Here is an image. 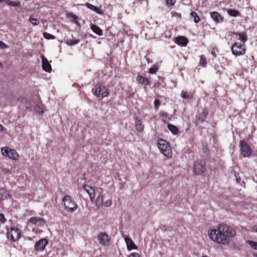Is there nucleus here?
Masks as SVG:
<instances>
[{
	"label": "nucleus",
	"instance_id": "e433bc0d",
	"mask_svg": "<svg viewBox=\"0 0 257 257\" xmlns=\"http://www.w3.org/2000/svg\"><path fill=\"white\" fill-rule=\"evenodd\" d=\"M207 113H208V112L206 109L203 110V116H199L198 119L199 120H200L201 121H203L204 119L206 118Z\"/></svg>",
	"mask_w": 257,
	"mask_h": 257
},
{
	"label": "nucleus",
	"instance_id": "473e14b6",
	"mask_svg": "<svg viewBox=\"0 0 257 257\" xmlns=\"http://www.w3.org/2000/svg\"><path fill=\"white\" fill-rule=\"evenodd\" d=\"M112 200L111 199H108L106 200L105 201H103V206L105 207H110L112 205Z\"/></svg>",
	"mask_w": 257,
	"mask_h": 257
},
{
	"label": "nucleus",
	"instance_id": "a18cd8bd",
	"mask_svg": "<svg viewBox=\"0 0 257 257\" xmlns=\"http://www.w3.org/2000/svg\"><path fill=\"white\" fill-rule=\"evenodd\" d=\"M0 221L4 222L5 221V216L3 214H0Z\"/></svg>",
	"mask_w": 257,
	"mask_h": 257
},
{
	"label": "nucleus",
	"instance_id": "3c124183",
	"mask_svg": "<svg viewBox=\"0 0 257 257\" xmlns=\"http://www.w3.org/2000/svg\"><path fill=\"white\" fill-rule=\"evenodd\" d=\"M255 257H257V254H255Z\"/></svg>",
	"mask_w": 257,
	"mask_h": 257
},
{
	"label": "nucleus",
	"instance_id": "2eb2a0df",
	"mask_svg": "<svg viewBox=\"0 0 257 257\" xmlns=\"http://www.w3.org/2000/svg\"><path fill=\"white\" fill-rule=\"evenodd\" d=\"M83 189L88 194L90 200L92 201L94 198L95 194L94 189L93 188V187L87 184L83 186Z\"/></svg>",
	"mask_w": 257,
	"mask_h": 257
},
{
	"label": "nucleus",
	"instance_id": "58836bf2",
	"mask_svg": "<svg viewBox=\"0 0 257 257\" xmlns=\"http://www.w3.org/2000/svg\"><path fill=\"white\" fill-rule=\"evenodd\" d=\"M154 106L155 109H158L160 106V101L158 99H155L154 102Z\"/></svg>",
	"mask_w": 257,
	"mask_h": 257
},
{
	"label": "nucleus",
	"instance_id": "b1692460",
	"mask_svg": "<svg viewBox=\"0 0 257 257\" xmlns=\"http://www.w3.org/2000/svg\"><path fill=\"white\" fill-rule=\"evenodd\" d=\"M137 80L139 83L143 84L145 85H148L149 84V80L142 76H138L137 78Z\"/></svg>",
	"mask_w": 257,
	"mask_h": 257
},
{
	"label": "nucleus",
	"instance_id": "7c9ffc66",
	"mask_svg": "<svg viewBox=\"0 0 257 257\" xmlns=\"http://www.w3.org/2000/svg\"><path fill=\"white\" fill-rule=\"evenodd\" d=\"M161 117H162V119L164 121H167L170 119L168 116V114L164 112H161L160 113Z\"/></svg>",
	"mask_w": 257,
	"mask_h": 257
},
{
	"label": "nucleus",
	"instance_id": "393cba45",
	"mask_svg": "<svg viewBox=\"0 0 257 257\" xmlns=\"http://www.w3.org/2000/svg\"><path fill=\"white\" fill-rule=\"evenodd\" d=\"M34 110L38 113L42 114L44 112L43 105L42 104L37 105L35 106Z\"/></svg>",
	"mask_w": 257,
	"mask_h": 257
},
{
	"label": "nucleus",
	"instance_id": "423d86ee",
	"mask_svg": "<svg viewBox=\"0 0 257 257\" xmlns=\"http://www.w3.org/2000/svg\"><path fill=\"white\" fill-rule=\"evenodd\" d=\"M240 154L244 157H247L251 155L252 151L249 145L244 141L239 142Z\"/></svg>",
	"mask_w": 257,
	"mask_h": 257
},
{
	"label": "nucleus",
	"instance_id": "6e6552de",
	"mask_svg": "<svg viewBox=\"0 0 257 257\" xmlns=\"http://www.w3.org/2000/svg\"><path fill=\"white\" fill-rule=\"evenodd\" d=\"M7 237L13 241H16L21 237V231L18 228H12L7 232Z\"/></svg>",
	"mask_w": 257,
	"mask_h": 257
},
{
	"label": "nucleus",
	"instance_id": "20e7f679",
	"mask_svg": "<svg viewBox=\"0 0 257 257\" xmlns=\"http://www.w3.org/2000/svg\"><path fill=\"white\" fill-rule=\"evenodd\" d=\"M1 152L4 156L14 160H17L19 158V155L16 150L8 147L2 148Z\"/></svg>",
	"mask_w": 257,
	"mask_h": 257
},
{
	"label": "nucleus",
	"instance_id": "c9c22d12",
	"mask_svg": "<svg viewBox=\"0 0 257 257\" xmlns=\"http://www.w3.org/2000/svg\"><path fill=\"white\" fill-rule=\"evenodd\" d=\"M181 96L183 98H191V96H190L186 91H182L181 93Z\"/></svg>",
	"mask_w": 257,
	"mask_h": 257
},
{
	"label": "nucleus",
	"instance_id": "49530a36",
	"mask_svg": "<svg viewBox=\"0 0 257 257\" xmlns=\"http://www.w3.org/2000/svg\"><path fill=\"white\" fill-rule=\"evenodd\" d=\"M251 231L257 232V225H254L252 227Z\"/></svg>",
	"mask_w": 257,
	"mask_h": 257
},
{
	"label": "nucleus",
	"instance_id": "09e8293b",
	"mask_svg": "<svg viewBox=\"0 0 257 257\" xmlns=\"http://www.w3.org/2000/svg\"><path fill=\"white\" fill-rule=\"evenodd\" d=\"M240 178H236V181H237V182H239V181H240Z\"/></svg>",
	"mask_w": 257,
	"mask_h": 257
},
{
	"label": "nucleus",
	"instance_id": "2f4dec72",
	"mask_svg": "<svg viewBox=\"0 0 257 257\" xmlns=\"http://www.w3.org/2000/svg\"><path fill=\"white\" fill-rule=\"evenodd\" d=\"M86 6L88 8L95 11L98 14H100L99 10H98L97 8L95 7L94 6H93L90 4L87 3L86 4Z\"/></svg>",
	"mask_w": 257,
	"mask_h": 257
},
{
	"label": "nucleus",
	"instance_id": "39448f33",
	"mask_svg": "<svg viewBox=\"0 0 257 257\" xmlns=\"http://www.w3.org/2000/svg\"><path fill=\"white\" fill-rule=\"evenodd\" d=\"M233 55L236 56L243 55L245 53L246 49L243 45L239 43H234L231 48Z\"/></svg>",
	"mask_w": 257,
	"mask_h": 257
},
{
	"label": "nucleus",
	"instance_id": "412c9836",
	"mask_svg": "<svg viewBox=\"0 0 257 257\" xmlns=\"http://www.w3.org/2000/svg\"><path fill=\"white\" fill-rule=\"evenodd\" d=\"M103 196L101 195H98L95 201V204L97 208H100L102 206H103Z\"/></svg>",
	"mask_w": 257,
	"mask_h": 257
},
{
	"label": "nucleus",
	"instance_id": "72a5a7b5",
	"mask_svg": "<svg viewBox=\"0 0 257 257\" xmlns=\"http://www.w3.org/2000/svg\"><path fill=\"white\" fill-rule=\"evenodd\" d=\"M43 35V37L46 39L50 40L54 39V36L48 33L44 32Z\"/></svg>",
	"mask_w": 257,
	"mask_h": 257
},
{
	"label": "nucleus",
	"instance_id": "4c0bfd02",
	"mask_svg": "<svg viewBox=\"0 0 257 257\" xmlns=\"http://www.w3.org/2000/svg\"><path fill=\"white\" fill-rule=\"evenodd\" d=\"M206 61L205 59L203 58L202 56L201 57L200 59V64L201 66L204 67L206 65Z\"/></svg>",
	"mask_w": 257,
	"mask_h": 257
},
{
	"label": "nucleus",
	"instance_id": "9d476101",
	"mask_svg": "<svg viewBox=\"0 0 257 257\" xmlns=\"http://www.w3.org/2000/svg\"><path fill=\"white\" fill-rule=\"evenodd\" d=\"M98 240L102 245L107 246L109 244V237L105 233H100L98 235Z\"/></svg>",
	"mask_w": 257,
	"mask_h": 257
},
{
	"label": "nucleus",
	"instance_id": "4468645a",
	"mask_svg": "<svg viewBox=\"0 0 257 257\" xmlns=\"http://www.w3.org/2000/svg\"><path fill=\"white\" fill-rule=\"evenodd\" d=\"M124 240L126 244L127 249L128 250L137 249V246L134 243L133 240L131 238L128 237H125L124 238Z\"/></svg>",
	"mask_w": 257,
	"mask_h": 257
},
{
	"label": "nucleus",
	"instance_id": "a878e982",
	"mask_svg": "<svg viewBox=\"0 0 257 257\" xmlns=\"http://www.w3.org/2000/svg\"><path fill=\"white\" fill-rule=\"evenodd\" d=\"M168 128L173 134L176 135L178 133V128L175 125L171 124H169L168 125Z\"/></svg>",
	"mask_w": 257,
	"mask_h": 257
},
{
	"label": "nucleus",
	"instance_id": "aec40b11",
	"mask_svg": "<svg viewBox=\"0 0 257 257\" xmlns=\"http://www.w3.org/2000/svg\"><path fill=\"white\" fill-rule=\"evenodd\" d=\"M211 17L212 19L216 23L222 22V19L220 14L216 12H213L211 13Z\"/></svg>",
	"mask_w": 257,
	"mask_h": 257
},
{
	"label": "nucleus",
	"instance_id": "f704fd0d",
	"mask_svg": "<svg viewBox=\"0 0 257 257\" xmlns=\"http://www.w3.org/2000/svg\"><path fill=\"white\" fill-rule=\"evenodd\" d=\"M158 67L156 65H153L152 67L149 69V73L151 74H155L157 71Z\"/></svg>",
	"mask_w": 257,
	"mask_h": 257
},
{
	"label": "nucleus",
	"instance_id": "7ed1b4c3",
	"mask_svg": "<svg viewBox=\"0 0 257 257\" xmlns=\"http://www.w3.org/2000/svg\"><path fill=\"white\" fill-rule=\"evenodd\" d=\"M65 209L70 212H73L77 208V205L69 195H66L63 198Z\"/></svg>",
	"mask_w": 257,
	"mask_h": 257
},
{
	"label": "nucleus",
	"instance_id": "c03bdc74",
	"mask_svg": "<svg viewBox=\"0 0 257 257\" xmlns=\"http://www.w3.org/2000/svg\"><path fill=\"white\" fill-rule=\"evenodd\" d=\"M68 16H69V17H71L72 19H74V20H76V19H77V17L76 16H75V15H74L73 14H72V13H69V14H68Z\"/></svg>",
	"mask_w": 257,
	"mask_h": 257
},
{
	"label": "nucleus",
	"instance_id": "cd10ccee",
	"mask_svg": "<svg viewBox=\"0 0 257 257\" xmlns=\"http://www.w3.org/2000/svg\"><path fill=\"white\" fill-rule=\"evenodd\" d=\"M191 17L194 19V22L195 23H198L200 21V18L197 15V14L194 12H193L191 13Z\"/></svg>",
	"mask_w": 257,
	"mask_h": 257
},
{
	"label": "nucleus",
	"instance_id": "5701e85b",
	"mask_svg": "<svg viewBox=\"0 0 257 257\" xmlns=\"http://www.w3.org/2000/svg\"><path fill=\"white\" fill-rule=\"evenodd\" d=\"M18 100L23 103L26 108H30L31 107V104L27 99L21 97L18 98Z\"/></svg>",
	"mask_w": 257,
	"mask_h": 257
},
{
	"label": "nucleus",
	"instance_id": "8fccbe9b",
	"mask_svg": "<svg viewBox=\"0 0 257 257\" xmlns=\"http://www.w3.org/2000/svg\"><path fill=\"white\" fill-rule=\"evenodd\" d=\"M3 66V64L0 62V68H1Z\"/></svg>",
	"mask_w": 257,
	"mask_h": 257
},
{
	"label": "nucleus",
	"instance_id": "f03ea898",
	"mask_svg": "<svg viewBox=\"0 0 257 257\" xmlns=\"http://www.w3.org/2000/svg\"><path fill=\"white\" fill-rule=\"evenodd\" d=\"M157 146L160 151L165 156L171 158L172 156V152L169 144L164 140L160 139L157 142Z\"/></svg>",
	"mask_w": 257,
	"mask_h": 257
},
{
	"label": "nucleus",
	"instance_id": "c85d7f7f",
	"mask_svg": "<svg viewBox=\"0 0 257 257\" xmlns=\"http://www.w3.org/2000/svg\"><path fill=\"white\" fill-rule=\"evenodd\" d=\"M246 243L249 244L252 248L257 250V242L251 240H247Z\"/></svg>",
	"mask_w": 257,
	"mask_h": 257
},
{
	"label": "nucleus",
	"instance_id": "79ce46f5",
	"mask_svg": "<svg viewBox=\"0 0 257 257\" xmlns=\"http://www.w3.org/2000/svg\"><path fill=\"white\" fill-rule=\"evenodd\" d=\"M166 3L168 5H169L170 6H172L174 5V3L173 2V0H166Z\"/></svg>",
	"mask_w": 257,
	"mask_h": 257
},
{
	"label": "nucleus",
	"instance_id": "ddd939ff",
	"mask_svg": "<svg viewBox=\"0 0 257 257\" xmlns=\"http://www.w3.org/2000/svg\"><path fill=\"white\" fill-rule=\"evenodd\" d=\"M30 222L38 226H43L45 223V221L43 219L36 217H31L30 219Z\"/></svg>",
	"mask_w": 257,
	"mask_h": 257
},
{
	"label": "nucleus",
	"instance_id": "bb28decb",
	"mask_svg": "<svg viewBox=\"0 0 257 257\" xmlns=\"http://www.w3.org/2000/svg\"><path fill=\"white\" fill-rule=\"evenodd\" d=\"M29 21L34 26H37L39 24V21L32 16L29 17Z\"/></svg>",
	"mask_w": 257,
	"mask_h": 257
},
{
	"label": "nucleus",
	"instance_id": "ea45409f",
	"mask_svg": "<svg viewBox=\"0 0 257 257\" xmlns=\"http://www.w3.org/2000/svg\"><path fill=\"white\" fill-rule=\"evenodd\" d=\"M8 47V45L4 43L3 41H0V49H4Z\"/></svg>",
	"mask_w": 257,
	"mask_h": 257
},
{
	"label": "nucleus",
	"instance_id": "37998d69",
	"mask_svg": "<svg viewBox=\"0 0 257 257\" xmlns=\"http://www.w3.org/2000/svg\"><path fill=\"white\" fill-rule=\"evenodd\" d=\"M128 257H141L138 253H132Z\"/></svg>",
	"mask_w": 257,
	"mask_h": 257
},
{
	"label": "nucleus",
	"instance_id": "a211bd4d",
	"mask_svg": "<svg viewBox=\"0 0 257 257\" xmlns=\"http://www.w3.org/2000/svg\"><path fill=\"white\" fill-rule=\"evenodd\" d=\"M1 3H6L8 5L13 7H20L19 2H13L11 0H0Z\"/></svg>",
	"mask_w": 257,
	"mask_h": 257
},
{
	"label": "nucleus",
	"instance_id": "f257e3e1",
	"mask_svg": "<svg viewBox=\"0 0 257 257\" xmlns=\"http://www.w3.org/2000/svg\"><path fill=\"white\" fill-rule=\"evenodd\" d=\"M235 235V230L225 224H220L217 229L208 231V235L212 240L222 244H227L228 238L233 237Z\"/></svg>",
	"mask_w": 257,
	"mask_h": 257
},
{
	"label": "nucleus",
	"instance_id": "1a4fd4ad",
	"mask_svg": "<svg viewBox=\"0 0 257 257\" xmlns=\"http://www.w3.org/2000/svg\"><path fill=\"white\" fill-rule=\"evenodd\" d=\"M205 162L201 161L196 162L193 166V173L196 175H200L205 171Z\"/></svg>",
	"mask_w": 257,
	"mask_h": 257
},
{
	"label": "nucleus",
	"instance_id": "f3484780",
	"mask_svg": "<svg viewBox=\"0 0 257 257\" xmlns=\"http://www.w3.org/2000/svg\"><path fill=\"white\" fill-rule=\"evenodd\" d=\"M176 43L182 46H185L188 43L187 39L184 37H178L176 39Z\"/></svg>",
	"mask_w": 257,
	"mask_h": 257
},
{
	"label": "nucleus",
	"instance_id": "de8ad7c7",
	"mask_svg": "<svg viewBox=\"0 0 257 257\" xmlns=\"http://www.w3.org/2000/svg\"><path fill=\"white\" fill-rule=\"evenodd\" d=\"M3 130V126L0 124V132Z\"/></svg>",
	"mask_w": 257,
	"mask_h": 257
},
{
	"label": "nucleus",
	"instance_id": "4be33fe9",
	"mask_svg": "<svg viewBox=\"0 0 257 257\" xmlns=\"http://www.w3.org/2000/svg\"><path fill=\"white\" fill-rule=\"evenodd\" d=\"M91 29L93 31L94 33H95L96 34L98 35V36H102V31L100 29V28L96 25H92L91 26Z\"/></svg>",
	"mask_w": 257,
	"mask_h": 257
},
{
	"label": "nucleus",
	"instance_id": "9b49d317",
	"mask_svg": "<svg viewBox=\"0 0 257 257\" xmlns=\"http://www.w3.org/2000/svg\"><path fill=\"white\" fill-rule=\"evenodd\" d=\"M48 243V241L47 239L45 238L41 239L36 243L35 245V249L37 251H43Z\"/></svg>",
	"mask_w": 257,
	"mask_h": 257
},
{
	"label": "nucleus",
	"instance_id": "dca6fc26",
	"mask_svg": "<svg viewBox=\"0 0 257 257\" xmlns=\"http://www.w3.org/2000/svg\"><path fill=\"white\" fill-rule=\"evenodd\" d=\"M135 127L138 132H142L144 130V125L143 121L140 119L136 118V125Z\"/></svg>",
	"mask_w": 257,
	"mask_h": 257
},
{
	"label": "nucleus",
	"instance_id": "f8f14e48",
	"mask_svg": "<svg viewBox=\"0 0 257 257\" xmlns=\"http://www.w3.org/2000/svg\"><path fill=\"white\" fill-rule=\"evenodd\" d=\"M42 68L47 72L50 73L52 71V68L47 59L43 55L41 56Z\"/></svg>",
	"mask_w": 257,
	"mask_h": 257
},
{
	"label": "nucleus",
	"instance_id": "0eeeda50",
	"mask_svg": "<svg viewBox=\"0 0 257 257\" xmlns=\"http://www.w3.org/2000/svg\"><path fill=\"white\" fill-rule=\"evenodd\" d=\"M92 93L97 97L104 98L106 97L108 92L105 88H101L100 85L96 84L94 88L92 89Z\"/></svg>",
	"mask_w": 257,
	"mask_h": 257
},
{
	"label": "nucleus",
	"instance_id": "6ab92c4d",
	"mask_svg": "<svg viewBox=\"0 0 257 257\" xmlns=\"http://www.w3.org/2000/svg\"><path fill=\"white\" fill-rule=\"evenodd\" d=\"M234 35L239 37L238 39L243 43L244 44L247 40V38L244 33L243 32H236Z\"/></svg>",
	"mask_w": 257,
	"mask_h": 257
},
{
	"label": "nucleus",
	"instance_id": "a19ab883",
	"mask_svg": "<svg viewBox=\"0 0 257 257\" xmlns=\"http://www.w3.org/2000/svg\"><path fill=\"white\" fill-rule=\"evenodd\" d=\"M79 43L78 40H71L68 42V44L70 45H75Z\"/></svg>",
	"mask_w": 257,
	"mask_h": 257
},
{
	"label": "nucleus",
	"instance_id": "c756f323",
	"mask_svg": "<svg viewBox=\"0 0 257 257\" xmlns=\"http://www.w3.org/2000/svg\"><path fill=\"white\" fill-rule=\"evenodd\" d=\"M227 13L230 16L233 17H236L239 14L238 12L237 11L232 9L228 10Z\"/></svg>",
	"mask_w": 257,
	"mask_h": 257
}]
</instances>
